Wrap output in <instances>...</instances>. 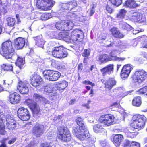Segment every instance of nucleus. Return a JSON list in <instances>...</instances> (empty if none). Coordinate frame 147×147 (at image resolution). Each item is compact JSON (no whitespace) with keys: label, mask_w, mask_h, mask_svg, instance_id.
I'll list each match as a JSON object with an SVG mask.
<instances>
[{"label":"nucleus","mask_w":147,"mask_h":147,"mask_svg":"<svg viewBox=\"0 0 147 147\" xmlns=\"http://www.w3.org/2000/svg\"><path fill=\"white\" fill-rule=\"evenodd\" d=\"M146 120V117L144 115H139L134 116L131 121L130 128L125 132L127 137L131 138L135 137V132L144 128Z\"/></svg>","instance_id":"obj_1"},{"label":"nucleus","mask_w":147,"mask_h":147,"mask_svg":"<svg viewBox=\"0 0 147 147\" xmlns=\"http://www.w3.org/2000/svg\"><path fill=\"white\" fill-rule=\"evenodd\" d=\"M15 51L11 41L8 39L1 44L0 54L6 59H11Z\"/></svg>","instance_id":"obj_2"},{"label":"nucleus","mask_w":147,"mask_h":147,"mask_svg":"<svg viewBox=\"0 0 147 147\" xmlns=\"http://www.w3.org/2000/svg\"><path fill=\"white\" fill-rule=\"evenodd\" d=\"M131 78L134 82L141 84L147 79V72L143 69H137L132 75Z\"/></svg>","instance_id":"obj_3"},{"label":"nucleus","mask_w":147,"mask_h":147,"mask_svg":"<svg viewBox=\"0 0 147 147\" xmlns=\"http://www.w3.org/2000/svg\"><path fill=\"white\" fill-rule=\"evenodd\" d=\"M74 25L73 22L70 20H63L57 22L55 26L59 30L68 31L72 29Z\"/></svg>","instance_id":"obj_4"},{"label":"nucleus","mask_w":147,"mask_h":147,"mask_svg":"<svg viewBox=\"0 0 147 147\" xmlns=\"http://www.w3.org/2000/svg\"><path fill=\"white\" fill-rule=\"evenodd\" d=\"M81 129L80 127H74L73 129V134L81 140H87L90 137V135L86 129Z\"/></svg>","instance_id":"obj_5"},{"label":"nucleus","mask_w":147,"mask_h":147,"mask_svg":"<svg viewBox=\"0 0 147 147\" xmlns=\"http://www.w3.org/2000/svg\"><path fill=\"white\" fill-rule=\"evenodd\" d=\"M51 54L54 57L61 59L67 57V53L63 46H56L53 48Z\"/></svg>","instance_id":"obj_6"},{"label":"nucleus","mask_w":147,"mask_h":147,"mask_svg":"<svg viewBox=\"0 0 147 147\" xmlns=\"http://www.w3.org/2000/svg\"><path fill=\"white\" fill-rule=\"evenodd\" d=\"M54 4L53 0H37L36 5L38 8L46 11L51 10Z\"/></svg>","instance_id":"obj_7"},{"label":"nucleus","mask_w":147,"mask_h":147,"mask_svg":"<svg viewBox=\"0 0 147 147\" xmlns=\"http://www.w3.org/2000/svg\"><path fill=\"white\" fill-rule=\"evenodd\" d=\"M58 131V137L62 141L67 142L71 140V134L67 127L61 128L59 129Z\"/></svg>","instance_id":"obj_8"},{"label":"nucleus","mask_w":147,"mask_h":147,"mask_svg":"<svg viewBox=\"0 0 147 147\" xmlns=\"http://www.w3.org/2000/svg\"><path fill=\"white\" fill-rule=\"evenodd\" d=\"M44 77L49 81L57 80L61 76V74L57 71L51 70H46L43 71Z\"/></svg>","instance_id":"obj_9"},{"label":"nucleus","mask_w":147,"mask_h":147,"mask_svg":"<svg viewBox=\"0 0 147 147\" xmlns=\"http://www.w3.org/2000/svg\"><path fill=\"white\" fill-rule=\"evenodd\" d=\"M131 19L134 22L138 23H144L146 21V18L143 11L133 13Z\"/></svg>","instance_id":"obj_10"},{"label":"nucleus","mask_w":147,"mask_h":147,"mask_svg":"<svg viewBox=\"0 0 147 147\" xmlns=\"http://www.w3.org/2000/svg\"><path fill=\"white\" fill-rule=\"evenodd\" d=\"M114 117L111 115L107 114L100 117L99 121L105 126H109L114 122Z\"/></svg>","instance_id":"obj_11"},{"label":"nucleus","mask_w":147,"mask_h":147,"mask_svg":"<svg viewBox=\"0 0 147 147\" xmlns=\"http://www.w3.org/2000/svg\"><path fill=\"white\" fill-rule=\"evenodd\" d=\"M17 114L18 117L24 121H27L30 118V115L28 110L24 107L19 109Z\"/></svg>","instance_id":"obj_12"},{"label":"nucleus","mask_w":147,"mask_h":147,"mask_svg":"<svg viewBox=\"0 0 147 147\" xmlns=\"http://www.w3.org/2000/svg\"><path fill=\"white\" fill-rule=\"evenodd\" d=\"M77 6V2L75 0H72L67 3H63L62 5V9L63 12L68 13L73 9Z\"/></svg>","instance_id":"obj_13"},{"label":"nucleus","mask_w":147,"mask_h":147,"mask_svg":"<svg viewBox=\"0 0 147 147\" xmlns=\"http://www.w3.org/2000/svg\"><path fill=\"white\" fill-rule=\"evenodd\" d=\"M31 84L34 87H36L39 86L43 82L42 78L37 74H33L30 77Z\"/></svg>","instance_id":"obj_14"},{"label":"nucleus","mask_w":147,"mask_h":147,"mask_svg":"<svg viewBox=\"0 0 147 147\" xmlns=\"http://www.w3.org/2000/svg\"><path fill=\"white\" fill-rule=\"evenodd\" d=\"M133 68L130 64L124 65L123 67L121 72L120 76L121 78L123 79L127 78Z\"/></svg>","instance_id":"obj_15"},{"label":"nucleus","mask_w":147,"mask_h":147,"mask_svg":"<svg viewBox=\"0 0 147 147\" xmlns=\"http://www.w3.org/2000/svg\"><path fill=\"white\" fill-rule=\"evenodd\" d=\"M101 81L105 85V88L109 90H111L116 84L115 80L113 78H110L108 80H106L104 78L102 79L101 80Z\"/></svg>","instance_id":"obj_16"},{"label":"nucleus","mask_w":147,"mask_h":147,"mask_svg":"<svg viewBox=\"0 0 147 147\" xmlns=\"http://www.w3.org/2000/svg\"><path fill=\"white\" fill-rule=\"evenodd\" d=\"M44 127L43 125L38 124L34 127L32 131L34 136L40 137L43 134Z\"/></svg>","instance_id":"obj_17"},{"label":"nucleus","mask_w":147,"mask_h":147,"mask_svg":"<svg viewBox=\"0 0 147 147\" xmlns=\"http://www.w3.org/2000/svg\"><path fill=\"white\" fill-rule=\"evenodd\" d=\"M114 65L109 64L100 69V71L103 76H105L107 74H110L113 72Z\"/></svg>","instance_id":"obj_18"},{"label":"nucleus","mask_w":147,"mask_h":147,"mask_svg":"<svg viewBox=\"0 0 147 147\" xmlns=\"http://www.w3.org/2000/svg\"><path fill=\"white\" fill-rule=\"evenodd\" d=\"M18 82L17 86V91L18 92H29V90L26 84L20 80L19 78H18Z\"/></svg>","instance_id":"obj_19"},{"label":"nucleus","mask_w":147,"mask_h":147,"mask_svg":"<svg viewBox=\"0 0 147 147\" xmlns=\"http://www.w3.org/2000/svg\"><path fill=\"white\" fill-rule=\"evenodd\" d=\"M25 38L21 37L16 38L14 40V46L17 48V49H22L25 45Z\"/></svg>","instance_id":"obj_20"},{"label":"nucleus","mask_w":147,"mask_h":147,"mask_svg":"<svg viewBox=\"0 0 147 147\" xmlns=\"http://www.w3.org/2000/svg\"><path fill=\"white\" fill-rule=\"evenodd\" d=\"M82 34L81 31L78 29L74 30L71 32L70 40H72L74 42L81 40L82 38H80V34Z\"/></svg>","instance_id":"obj_21"},{"label":"nucleus","mask_w":147,"mask_h":147,"mask_svg":"<svg viewBox=\"0 0 147 147\" xmlns=\"http://www.w3.org/2000/svg\"><path fill=\"white\" fill-rule=\"evenodd\" d=\"M112 35L115 38H121L123 37L124 36L121 33L118 28L116 27H113L110 30Z\"/></svg>","instance_id":"obj_22"},{"label":"nucleus","mask_w":147,"mask_h":147,"mask_svg":"<svg viewBox=\"0 0 147 147\" xmlns=\"http://www.w3.org/2000/svg\"><path fill=\"white\" fill-rule=\"evenodd\" d=\"M9 98L10 103L12 104L19 103L21 98L20 96L16 92H14L10 94Z\"/></svg>","instance_id":"obj_23"},{"label":"nucleus","mask_w":147,"mask_h":147,"mask_svg":"<svg viewBox=\"0 0 147 147\" xmlns=\"http://www.w3.org/2000/svg\"><path fill=\"white\" fill-rule=\"evenodd\" d=\"M124 6L127 8L133 9L138 7L139 5L134 0H126L124 3Z\"/></svg>","instance_id":"obj_24"},{"label":"nucleus","mask_w":147,"mask_h":147,"mask_svg":"<svg viewBox=\"0 0 147 147\" xmlns=\"http://www.w3.org/2000/svg\"><path fill=\"white\" fill-rule=\"evenodd\" d=\"M123 139L122 135L120 134H116L115 135L113 138V143L116 147H119L121 142Z\"/></svg>","instance_id":"obj_25"},{"label":"nucleus","mask_w":147,"mask_h":147,"mask_svg":"<svg viewBox=\"0 0 147 147\" xmlns=\"http://www.w3.org/2000/svg\"><path fill=\"white\" fill-rule=\"evenodd\" d=\"M137 40L141 42V48H147V36L145 35H142L137 38Z\"/></svg>","instance_id":"obj_26"},{"label":"nucleus","mask_w":147,"mask_h":147,"mask_svg":"<svg viewBox=\"0 0 147 147\" xmlns=\"http://www.w3.org/2000/svg\"><path fill=\"white\" fill-rule=\"evenodd\" d=\"M127 11L124 9H121L119 10L116 16V18L118 20H122L125 18Z\"/></svg>","instance_id":"obj_27"},{"label":"nucleus","mask_w":147,"mask_h":147,"mask_svg":"<svg viewBox=\"0 0 147 147\" xmlns=\"http://www.w3.org/2000/svg\"><path fill=\"white\" fill-rule=\"evenodd\" d=\"M58 37L60 39H62L66 41L70 40V37L69 33L67 32H61L58 34Z\"/></svg>","instance_id":"obj_28"},{"label":"nucleus","mask_w":147,"mask_h":147,"mask_svg":"<svg viewBox=\"0 0 147 147\" xmlns=\"http://www.w3.org/2000/svg\"><path fill=\"white\" fill-rule=\"evenodd\" d=\"M25 63V58L17 55V58L15 62L16 65L21 69L23 68Z\"/></svg>","instance_id":"obj_29"},{"label":"nucleus","mask_w":147,"mask_h":147,"mask_svg":"<svg viewBox=\"0 0 147 147\" xmlns=\"http://www.w3.org/2000/svg\"><path fill=\"white\" fill-rule=\"evenodd\" d=\"M68 83L65 80H63L60 83L57 84V88L59 91H62L68 86Z\"/></svg>","instance_id":"obj_30"},{"label":"nucleus","mask_w":147,"mask_h":147,"mask_svg":"<svg viewBox=\"0 0 147 147\" xmlns=\"http://www.w3.org/2000/svg\"><path fill=\"white\" fill-rule=\"evenodd\" d=\"M30 109L32 110L34 114H37L40 111V107L36 102H34L30 106Z\"/></svg>","instance_id":"obj_31"},{"label":"nucleus","mask_w":147,"mask_h":147,"mask_svg":"<svg viewBox=\"0 0 147 147\" xmlns=\"http://www.w3.org/2000/svg\"><path fill=\"white\" fill-rule=\"evenodd\" d=\"M36 44L39 47H42L44 44V41L42 36H38L34 38Z\"/></svg>","instance_id":"obj_32"},{"label":"nucleus","mask_w":147,"mask_h":147,"mask_svg":"<svg viewBox=\"0 0 147 147\" xmlns=\"http://www.w3.org/2000/svg\"><path fill=\"white\" fill-rule=\"evenodd\" d=\"M93 131L96 133H101L105 131L102 126L100 123L95 125L93 126Z\"/></svg>","instance_id":"obj_33"},{"label":"nucleus","mask_w":147,"mask_h":147,"mask_svg":"<svg viewBox=\"0 0 147 147\" xmlns=\"http://www.w3.org/2000/svg\"><path fill=\"white\" fill-rule=\"evenodd\" d=\"M98 60L102 63L111 61L109 56L106 54H103L100 55L98 58Z\"/></svg>","instance_id":"obj_34"},{"label":"nucleus","mask_w":147,"mask_h":147,"mask_svg":"<svg viewBox=\"0 0 147 147\" xmlns=\"http://www.w3.org/2000/svg\"><path fill=\"white\" fill-rule=\"evenodd\" d=\"M142 100L140 96H137L134 98L132 100V104L136 107H140L142 104Z\"/></svg>","instance_id":"obj_35"},{"label":"nucleus","mask_w":147,"mask_h":147,"mask_svg":"<svg viewBox=\"0 0 147 147\" xmlns=\"http://www.w3.org/2000/svg\"><path fill=\"white\" fill-rule=\"evenodd\" d=\"M53 85L52 84H49L45 86H43L40 89V91L44 92H49L53 91Z\"/></svg>","instance_id":"obj_36"},{"label":"nucleus","mask_w":147,"mask_h":147,"mask_svg":"<svg viewBox=\"0 0 147 147\" xmlns=\"http://www.w3.org/2000/svg\"><path fill=\"white\" fill-rule=\"evenodd\" d=\"M76 122L81 129H83L84 130V129H86L84 125L83 119L81 117H78L77 118L76 120Z\"/></svg>","instance_id":"obj_37"},{"label":"nucleus","mask_w":147,"mask_h":147,"mask_svg":"<svg viewBox=\"0 0 147 147\" xmlns=\"http://www.w3.org/2000/svg\"><path fill=\"white\" fill-rule=\"evenodd\" d=\"M11 121L6 123V126L8 129H13L16 127V121L14 120H11Z\"/></svg>","instance_id":"obj_38"},{"label":"nucleus","mask_w":147,"mask_h":147,"mask_svg":"<svg viewBox=\"0 0 147 147\" xmlns=\"http://www.w3.org/2000/svg\"><path fill=\"white\" fill-rule=\"evenodd\" d=\"M7 25L9 27H13L15 24L16 20L14 18L8 17L6 19Z\"/></svg>","instance_id":"obj_39"},{"label":"nucleus","mask_w":147,"mask_h":147,"mask_svg":"<svg viewBox=\"0 0 147 147\" xmlns=\"http://www.w3.org/2000/svg\"><path fill=\"white\" fill-rule=\"evenodd\" d=\"M2 67L5 71H13V67L12 64H3Z\"/></svg>","instance_id":"obj_40"},{"label":"nucleus","mask_w":147,"mask_h":147,"mask_svg":"<svg viewBox=\"0 0 147 147\" xmlns=\"http://www.w3.org/2000/svg\"><path fill=\"white\" fill-rule=\"evenodd\" d=\"M109 1L113 6L118 7L121 5L122 0H109Z\"/></svg>","instance_id":"obj_41"},{"label":"nucleus","mask_w":147,"mask_h":147,"mask_svg":"<svg viewBox=\"0 0 147 147\" xmlns=\"http://www.w3.org/2000/svg\"><path fill=\"white\" fill-rule=\"evenodd\" d=\"M52 17L51 14L50 13L45 12L42 14L41 19L43 20H46Z\"/></svg>","instance_id":"obj_42"},{"label":"nucleus","mask_w":147,"mask_h":147,"mask_svg":"<svg viewBox=\"0 0 147 147\" xmlns=\"http://www.w3.org/2000/svg\"><path fill=\"white\" fill-rule=\"evenodd\" d=\"M0 122V134L2 135H5L6 133V131L5 130V122Z\"/></svg>","instance_id":"obj_43"},{"label":"nucleus","mask_w":147,"mask_h":147,"mask_svg":"<svg viewBox=\"0 0 147 147\" xmlns=\"http://www.w3.org/2000/svg\"><path fill=\"white\" fill-rule=\"evenodd\" d=\"M105 10L107 13L112 14L114 11V9L109 4H107L105 6Z\"/></svg>","instance_id":"obj_44"},{"label":"nucleus","mask_w":147,"mask_h":147,"mask_svg":"<svg viewBox=\"0 0 147 147\" xmlns=\"http://www.w3.org/2000/svg\"><path fill=\"white\" fill-rule=\"evenodd\" d=\"M117 53V51L116 50L114 49L112 50L109 53V57L111 60H114V58L117 56H115Z\"/></svg>","instance_id":"obj_45"},{"label":"nucleus","mask_w":147,"mask_h":147,"mask_svg":"<svg viewBox=\"0 0 147 147\" xmlns=\"http://www.w3.org/2000/svg\"><path fill=\"white\" fill-rule=\"evenodd\" d=\"M90 53V49H85L82 53V55L84 57L89 58Z\"/></svg>","instance_id":"obj_46"},{"label":"nucleus","mask_w":147,"mask_h":147,"mask_svg":"<svg viewBox=\"0 0 147 147\" xmlns=\"http://www.w3.org/2000/svg\"><path fill=\"white\" fill-rule=\"evenodd\" d=\"M122 28L127 31H130L132 29V27L126 23H124L122 26Z\"/></svg>","instance_id":"obj_47"},{"label":"nucleus","mask_w":147,"mask_h":147,"mask_svg":"<svg viewBox=\"0 0 147 147\" xmlns=\"http://www.w3.org/2000/svg\"><path fill=\"white\" fill-rule=\"evenodd\" d=\"M6 121L4 122L6 123L11 121V120H14L13 117H11L10 114H8L6 115Z\"/></svg>","instance_id":"obj_48"},{"label":"nucleus","mask_w":147,"mask_h":147,"mask_svg":"<svg viewBox=\"0 0 147 147\" xmlns=\"http://www.w3.org/2000/svg\"><path fill=\"white\" fill-rule=\"evenodd\" d=\"M51 65L53 67H59V62L56 60L52 59L51 61Z\"/></svg>","instance_id":"obj_49"},{"label":"nucleus","mask_w":147,"mask_h":147,"mask_svg":"<svg viewBox=\"0 0 147 147\" xmlns=\"http://www.w3.org/2000/svg\"><path fill=\"white\" fill-rule=\"evenodd\" d=\"M82 83L85 85H90L92 87H93L95 86V84L94 83H92L91 82L88 80H86L83 81Z\"/></svg>","instance_id":"obj_50"},{"label":"nucleus","mask_w":147,"mask_h":147,"mask_svg":"<svg viewBox=\"0 0 147 147\" xmlns=\"http://www.w3.org/2000/svg\"><path fill=\"white\" fill-rule=\"evenodd\" d=\"M34 102H36L33 101V100H31L30 99H27L25 101V104H27L28 106H29L30 108L31 105Z\"/></svg>","instance_id":"obj_51"},{"label":"nucleus","mask_w":147,"mask_h":147,"mask_svg":"<svg viewBox=\"0 0 147 147\" xmlns=\"http://www.w3.org/2000/svg\"><path fill=\"white\" fill-rule=\"evenodd\" d=\"M42 97L41 96L36 93L34 94V98L37 101H40Z\"/></svg>","instance_id":"obj_52"},{"label":"nucleus","mask_w":147,"mask_h":147,"mask_svg":"<svg viewBox=\"0 0 147 147\" xmlns=\"http://www.w3.org/2000/svg\"><path fill=\"white\" fill-rule=\"evenodd\" d=\"M130 147H140V146L139 143L134 142L131 144Z\"/></svg>","instance_id":"obj_53"},{"label":"nucleus","mask_w":147,"mask_h":147,"mask_svg":"<svg viewBox=\"0 0 147 147\" xmlns=\"http://www.w3.org/2000/svg\"><path fill=\"white\" fill-rule=\"evenodd\" d=\"M126 59V58L124 57H115L114 60V61H122Z\"/></svg>","instance_id":"obj_54"},{"label":"nucleus","mask_w":147,"mask_h":147,"mask_svg":"<svg viewBox=\"0 0 147 147\" xmlns=\"http://www.w3.org/2000/svg\"><path fill=\"white\" fill-rule=\"evenodd\" d=\"M137 92H147V85L140 88Z\"/></svg>","instance_id":"obj_55"},{"label":"nucleus","mask_w":147,"mask_h":147,"mask_svg":"<svg viewBox=\"0 0 147 147\" xmlns=\"http://www.w3.org/2000/svg\"><path fill=\"white\" fill-rule=\"evenodd\" d=\"M100 143L102 147H109L105 140L101 141Z\"/></svg>","instance_id":"obj_56"},{"label":"nucleus","mask_w":147,"mask_h":147,"mask_svg":"<svg viewBox=\"0 0 147 147\" xmlns=\"http://www.w3.org/2000/svg\"><path fill=\"white\" fill-rule=\"evenodd\" d=\"M83 69V64L82 63H80L78 65V71H81Z\"/></svg>","instance_id":"obj_57"},{"label":"nucleus","mask_w":147,"mask_h":147,"mask_svg":"<svg viewBox=\"0 0 147 147\" xmlns=\"http://www.w3.org/2000/svg\"><path fill=\"white\" fill-rule=\"evenodd\" d=\"M16 17L17 19L16 23L18 24H19L21 22V21L19 15L18 14H16Z\"/></svg>","instance_id":"obj_58"},{"label":"nucleus","mask_w":147,"mask_h":147,"mask_svg":"<svg viewBox=\"0 0 147 147\" xmlns=\"http://www.w3.org/2000/svg\"><path fill=\"white\" fill-rule=\"evenodd\" d=\"M1 144L0 145V147H6L5 140H3L0 141Z\"/></svg>","instance_id":"obj_59"},{"label":"nucleus","mask_w":147,"mask_h":147,"mask_svg":"<svg viewBox=\"0 0 147 147\" xmlns=\"http://www.w3.org/2000/svg\"><path fill=\"white\" fill-rule=\"evenodd\" d=\"M130 144V142L128 140H125L124 142V147H127L129 146Z\"/></svg>","instance_id":"obj_60"},{"label":"nucleus","mask_w":147,"mask_h":147,"mask_svg":"<svg viewBox=\"0 0 147 147\" xmlns=\"http://www.w3.org/2000/svg\"><path fill=\"white\" fill-rule=\"evenodd\" d=\"M40 101L42 102L45 104L48 103V100L42 96L41 98V100H40Z\"/></svg>","instance_id":"obj_61"},{"label":"nucleus","mask_w":147,"mask_h":147,"mask_svg":"<svg viewBox=\"0 0 147 147\" xmlns=\"http://www.w3.org/2000/svg\"><path fill=\"white\" fill-rule=\"evenodd\" d=\"M85 88L88 91L90 90V92H93L94 90L92 88V87H90L88 86H86L85 87Z\"/></svg>","instance_id":"obj_62"},{"label":"nucleus","mask_w":147,"mask_h":147,"mask_svg":"<svg viewBox=\"0 0 147 147\" xmlns=\"http://www.w3.org/2000/svg\"><path fill=\"white\" fill-rule=\"evenodd\" d=\"M95 12V10L90 9V12L89 13V16H92Z\"/></svg>","instance_id":"obj_63"},{"label":"nucleus","mask_w":147,"mask_h":147,"mask_svg":"<svg viewBox=\"0 0 147 147\" xmlns=\"http://www.w3.org/2000/svg\"><path fill=\"white\" fill-rule=\"evenodd\" d=\"M91 102V101L90 100H89L86 104H84L83 105V106L89 109L90 108V107L89 105V104Z\"/></svg>","instance_id":"obj_64"}]
</instances>
